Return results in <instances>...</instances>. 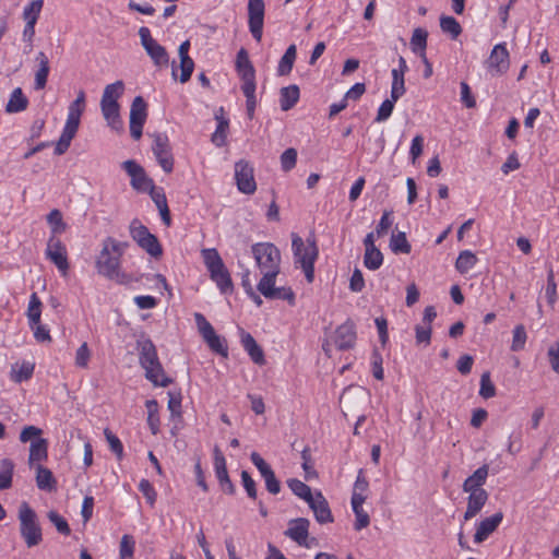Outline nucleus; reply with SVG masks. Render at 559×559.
Here are the masks:
<instances>
[{
  "label": "nucleus",
  "instance_id": "obj_1",
  "mask_svg": "<svg viewBox=\"0 0 559 559\" xmlns=\"http://www.w3.org/2000/svg\"><path fill=\"white\" fill-rule=\"evenodd\" d=\"M136 350L139 354V364L145 370V378L155 386H168L173 382V379L165 374L156 346L144 333L136 340Z\"/></svg>",
  "mask_w": 559,
  "mask_h": 559
},
{
  "label": "nucleus",
  "instance_id": "obj_51",
  "mask_svg": "<svg viewBox=\"0 0 559 559\" xmlns=\"http://www.w3.org/2000/svg\"><path fill=\"white\" fill-rule=\"evenodd\" d=\"M546 297L550 306H554L557 301V284L555 282V274L552 265L547 266V286Z\"/></svg>",
  "mask_w": 559,
  "mask_h": 559
},
{
  "label": "nucleus",
  "instance_id": "obj_32",
  "mask_svg": "<svg viewBox=\"0 0 559 559\" xmlns=\"http://www.w3.org/2000/svg\"><path fill=\"white\" fill-rule=\"evenodd\" d=\"M297 56L296 45H290L287 47L285 53L282 56L278 66H277V75L285 76L288 75L294 67L295 60Z\"/></svg>",
  "mask_w": 559,
  "mask_h": 559
},
{
  "label": "nucleus",
  "instance_id": "obj_9",
  "mask_svg": "<svg viewBox=\"0 0 559 559\" xmlns=\"http://www.w3.org/2000/svg\"><path fill=\"white\" fill-rule=\"evenodd\" d=\"M139 36L141 45L152 59L156 67H167L169 63V56L164 46L157 43L151 35V31L146 26H142L139 29Z\"/></svg>",
  "mask_w": 559,
  "mask_h": 559
},
{
  "label": "nucleus",
  "instance_id": "obj_8",
  "mask_svg": "<svg viewBox=\"0 0 559 559\" xmlns=\"http://www.w3.org/2000/svg\"><path fill=\"white\" fill-rule=\"evenodd\" d=\"M194 321L198 328L199 333L203 337L206 345L210 347L212 352L218 354L223 357L228 356V346L226 340L216 334L212 324L206 320V318L200 313H194Z\"/></svg>",
  "mask_w": 559,
  "mask_h": 559
},
{
  "label": "nucleus",
  "instance_id": "obj_49",
  "mask_svg": "<svg viewBox=\"0 0 559 559\" xmlns=\"http://www.w3.org/2000/svg\"><path fill=\"white\" fill-rule=\"evenodd\" d=\"M85 110V92L80 90L76 98L70 104L68 117L81 120V116Z\"/></svg>",
  "mask_w": 559,
  "mask_h": 559
},
{
  "label": "nucleus",
  "instance_id": "obj_52",
  "mask_svg": "<svg viewBox=\"0 0 559 559\" xmlns=\"http://www.w3.org/2000/svg\"><path fill=\"white\" fill-rule=\"evenodd\" d=\"M397 100L399 99H394L392 97L383 100L378 109L377 116L374 118V122H383V121L388 120L391 117L393 109H394V104Z\"/></svg>",
  "mask_w": 559,
  "mask_h": 559
},
{
  "label": "nucleus",
  "instance_id": "obj_61",
  "mask_svg": "<svg viewBox=\"0 0 559 559\" xmlns=\"http://www.w3.org/2000/svg\"><path fill=\"white\" fill-rule=\"evenodd\" d=\"M382 356L378 349H373L371 356L372 374L377 380H382L384 377L382 368Z\"/></svg>",
  "mask_w": 559,
  "mask_h": 559
},
{
  "label": "nucleus",
  "instance_id": "obj_53",
  "mask_svg": "<svg viewBox=\"0 0 559 559\" xmlns=\"http://www.w3.org/2000/svg\"><path fill=\"white\" fill-rule=\"evenodd\" d=\"M369 484L364 476L362 469L358 472L356 481L354 484L353 493H352V501L356 498H365L367 499L366 491L368 490Z\"/></svg>",
  "mask_w": 559,
  "mask_h": 559
},
{
  "label": "nucleus",
  "instance_id": "obj_19",
  "mask_svg": "<svg viewBox=\"0 0 559 559\" xmlns=\"http://www.w3.org/2000/svg\"><path fill=\"white\" fill-rule=\"evenodd\" d=\"M307 503L312 510L318 523L326 524L334 521L329 502L321 491L317 490Z\"/></svg>",
  "mask_w": 559,
  "mask_h": 559
},
{
  "label": "nucleus",
  "instance_id": "obj_60",
  "mask_svg": "<svg viewBox=\"0 0 559 559\" xmlns=\"http://www.w3.org/2000/svg\"><path fill=\"white\" fill-rule=\"evenodd\" d=\"M146 192L150 194L157 209L159 206L167 205V198L163 188L156 187L154 183L150 189L146 190Z\"/></svg>",
  "mask_w": 559,
  "mask_h": 559
},
{
  "label": "nucleus",
  "instance_id": "obj_50",
  "mask_svg": "<svg viewBox=\"0 0 559 559\" xmlns=\"http://www.w3.org/2000/svg\"><path fill=\"white\" fill-rule=\"evenodd\" d=\"M135 540L131 535H123L119 546V558L120 559H132L134 555Z\"/></svg>",
  "mask_w": 559,
  "mask_h": 559
},
{
  "label": "nucleus",
  "instance_id": "obj_24",
  "mask_svg": "<svg viewBox=\"0 0 559 559\" xmlns=\"http://www.w3.org/2000/svg\"><path fill=\"white\" fill-rule=\"evenodd\" d=\"M468 492L467 507L464 513L465 521L475 518L481 511L489 497L486 490H474Z\"/></svg>",
  "mask_w": 559,
  "mask_h": 559
},
{
  "label": "nucleus",
  "instance_id": "obj_35",
  "mask_svg": "<svg viewBox=\"0 0 559 559\" xmlns=\"http://www.w3.org/2000/svg\"><path fill=\"white\" fill-rule=\"evenodd\" d=\"M34 372V364L23 361L21 365H13L11 368V380L15 383L27 381Z\"/></svg>",
  "mask_w": 559,
  "mask_h": 559
},
{
  "label": "nucleus",
  "instance_id": "obj_2",
  "mask_svg": "<svg viewBox=\"0 0 559 559\" xmlns=\"http://www.w3.org/2000/svg\"><path fill=\"white\" fill-rule=\"evenodd\" d=\"M306 242L307 246L298 234H292V248L295 263L300 264L307 282L312 283L314 280V262L318 259L319 249L313 234L306 239Z\"/></svg>",
  "mask_w": 559,
  "mask_h": 559
},
{
  "label": "nucleus",
  "instance_id": "obj_18",
  "mask_svg": "<svg viewBox=\"0 0 559 559\" xmlns=\"http://www.w3.org/2000/svg\"><path fill=\"white\" fill-rule=\"evenodd\" d=\"M509 51L504 43L496 45L487 60V68L492 75H501L509 69Z\"/></svg>",
  "mask_w": 559,
  "mask_h": 559
},
{
  "label": "nucleus",
  "instance_id": "obj_63",
  "mask_svg": "<svg viewBox=\"0 0 559 559\" xmlns=\"http://www.w3.org/2000/svg\"><path fill=\"white\" fill-rule=\"evenodd\" d=\"M392 211H384L377 227H376V234L378 237H382L386 234L388 229L392 226L393 221L391 219Z\"/></svg>",
  "mask_w": 559,
  "mask_h": 559
},
{
  "label": "nucleus",
  "instance_id": "obj_36",
  "mask_svg": "<svg viewBox=\"0 0 559 559\" xmlns=\"http://www.w3.org/2000/svg\"><path fill=\"white\" fill-rule=\"evenodd\" d=\"M41 306L43 304L37 293H33L29 297L28 308L26 312L29 326H34L35 324L40 322Z\"/></svg>",
  "mask_w": 559,
  "mask_h": 559
},
{
  "label": "nucleus",
  "instance_id": "obj_43",
  "mask_svg": "<svg viewBox=\"0 0 559 559\" xmlns=\"http://www.w3.org/2000/svg\"><path fill=\"white\" fill-rule=\"evenodd\" d=\"M14 464L10 459L0 462V490L8 489L12 485Z\"/></svg>",
  "mask_w": 559,
  "mask_h": 559
},
{
  "label": "nucleus",
  "instance_id": "obj_41",
  "mask_svg": "<svg viewBox=\"0 0 559 559\" xmlns=\"http://www.w3.org/2000/svg\"><path fill=\"white\" fill-rule=\"evenodd\" d=\"M287 486L289 487L294 495L305 500L306 502L309 501L314 495L312 493L311 488L307 484L297 478L288 479Z\"/></svg>",
  "mask_w": 559,
  "mask_h": 559
},
{
  "label": "nucleus",
  "instance_id": "obj_39",
  "mask_svg": "<svg viewBox=\"0 0 559 559\" xmlns=\"http://www.w3.org/2000/svg\"><path fill=\"white\" fill-rule=\"evenodd\" d=\"M477 262V257L469 250L461 251L456 262L455 269L461 273L465 274L472 270Z\"/></svg>",
  "mask_w": 559,
  "mask_h": 559
},
{
  "label": "nucleus",
  "instance_id": "obj_25",
  "mask_svg": "<svg viewBox=\"0 0 559 559\" xmlns=\"http://www.w3.org/2000/svg\"><path fill=\"white\" fill-rule=\"evenodd\" d=\"M236 70L243 82L255 81V70L249 59L248 51L245 48H240L236 57Z\"/></svg>",
  "mask_w": 559,
  "mask_h": 559
},
{
  "label": "nucleus",
  "instance_id": "obj_34",
  "mask_svg": "<svg viewBox=\"0 0 559 559\" xmlns=\"http://www.w3.org/2000/svg\"><path fill=\"white\" fill-rule=\"evenodd\" d=\"M255 87V81L243 82L241 85V91L246 96L247 116L250 120L254 117V110L257 106Z\"/></svg>",
  "mask_w": 559,
  "mask_h": 559
},
{
  "label": "nucleus",
  "instance_id": "obj_29",
  "mask_svg": "<svg viewBox=\"0 0 559 559\" xmlns=\"http://www.w3.org/2000/svg\"><path fill=\"white\" fill-rule=\"evenodd\" d=\"M300 90L298 85L292 84L282 87L280 91V106L283 111L292 109L299 100Z\"/></svg>",
  "mask_w": 559,
  "mask_h": 559
},
{
  "label": "nucleus",
  "instance_id": "obj_12",
  "mask_svg": "<svg viewBox=\"0 0 559 559\" xmlns=\"http://www.w3.org/2000/svg\"><path fill=\"white\" fill-rule=\"evenodd\" d=\"M147 117V104L142 96H136L130 108V134L134 140H139L143 133V126Z\"/></svg>",
  "mask_w": 559,
  "mask_h": 559
},
{
  "label": "nucleus",
  "instance_id": "obj_59",
  "mask_svg": "<svg viewBox=\"0 0 559 559\" xmlns=\"http://www.w3.org/2000/svg\"><path fill=\"white\" fill-rule=\"evenodd\" d=\"M104 436L114 454H123V445L120 439L109 428L104 429Z\"/></svg>",
  "mask_w": 559,
  "mask_h": 559
},
{
  "label": "nucleus",
  "instance_id": "obj_20",
  "mask_svg": "<svg viewBox=\"0 0 559 559\" xmlns=\"http://www.w3.org/2000/svg\"><path fill=\"white\" fill-rule=\"evenodd\" d=\"M356 326L350 320H347L335 330L334 344L340 350L353 348L356 343Z\"/></svg>",
  "mask_w": 559,
  "mask_h": 559
},
{
  "label": "nucleus",
  "instance_id": "obj_14",
  "mask_svg": "<svg viewBox=\"0 0 559 559\" xmlns=\"http://www.w3.org/2000/svg\"><path fill=\"white\" fill-rule=\"evenodd\" d=\"M276 277H262L258 283V290L266 299L287 300L290 306L295 305V293L290 287H275Z\"/></svg>",
  "mask_w": 559,
  "mask_h": 559
},
{
  "label": "nucleus",
  "instance_id": "obj_47",
  "mask_svg": "<svg viewBox=\"0 0 559 559\" xmlns=\"http://www.w3.org/2000/svg\"><path fill=\"white\" fill-rule=\"evenodd\" d=\"M428 32L424 28H415L411 38V45L414 52H419L420 56L425 52L427 47Z\"/></svg>",
  "mask_w": 559,
  "mask_h": 559
},
{
  "label": "nucleus",
  "instance_id": "obj_33",
  "mask_svg": "<svg viewBox=\"0 0 559 559\" xmlns=\"http://www.w3.org/2000/svg\"><path fill=\"white\" fill-rule=\"evenodd\" d=\"M365 502V498H356L354 501H350L353 512L355 513L356 521L354 524V528L356 531H360L366 528L370 524L369 514L362 509V504Z\"/></svg>",
  "mask_w": 559,
  "mask_h": 559
},
{
  "label": "nucleus",
  "instance_id": "obj_30",
  "mask_svg": "<svg viewBox=\"0 0 559 559\" xmlns=\"http://www.w3.org/2000/svg\"><path fill=\"white\" fill-rule=\"evenodd\" d=\"M36 485L38 489L47 492H52L57 489V480L52 472L40 464L36 468Z\"/></svg>",
  "mask_w": 559,
  "mask_h": 559
},
{
  "label": "nucleus",
  "instance_id": "obj_62",
  "mask_svg": "<svg viewBox=\"0 0 559 559\" xmlns=\"http://www.w3.org/2000/svg\"><path fill=\"white\" fill-rule=\"evenodd\" d=\"M180 69H181L180 82L186 83L187 81L190 80L193 69H194L193 60L190 57L180 58Z\"/></svg>",
  "mask_w": 559,
  "mask_h": 559
},
{
  "label": "nucleus",
  "instance_id": "obj_58",
  "mask_svg": "<svg viewBox=\"0 0 559 559\" xmlns=\"http://www.w3.org/2000/svg\"><path fill=\"white\" fill-rule=\"evenodd\" d=\"M297 163V151L293 147L285 150L281 155V166L284 171L292 170Z\"/></svg>",
  "mask_w": 559,
  "mask_h": 559
},
{
  "label": "nucleus",
  "instance_id": "obj_15",
  "mask_svg": "<svg viewBox=\"0 0 559 559\" xmlns=\"http://www.w3.org/2000/svg\"><path fill=\"white\" fill-rule=\"evenodd\" d=\"M126 173L131 177V187L139 192H146L154 185L144 168L133 159H128L121 164Z\"/></svg>",
  "mask_w": 559,
  "mask_h": 559
},
{
  "label": "nucleus",
  "instance_id": "obj_40",
  "mask_svg": "<svg viewBox=\"0 0 559 559\" xmlns=\"http://www.w3.org/2000/svg\"><path fill=\"white\" fill-rule=\"evenodd\" d=\"M390 248L394 253H405L408 254L412 250V246L406 238V234L404 231H399L397 234H392L390 240Z\"/></svg>",
  "mask_w": 559,
  "mask_h": 559
},
{
  "label": "nucleus",
  "instance_id": "obj_28",
  "mask_svg": "<svg viewBox=\"0 0 559 559\" xmlns=\"http://www.w3.org/2000/svg\"><path fill=\"white\" fill-rule=\"evenodd\" d=\"M36 61L38 62V70L35 73L34 88L40 91L44 90L47 84L50 70L49 60L44 51H39L36 56Z\"/></svg>",
  "mask_w": 559,
  "mask_h": 559
},
{
  "label": "nucleus",
  "instance_id": "obj_3",
  "mask_svg": "<svg viewBox=\"0 0 559 559\" xmlns=\"http://www.w3.org/2000/svg\"><path fill=\"white\" fill-rule=\"evenodd\" d=\"M124 91V83L120 80L105 86L100 99V110L108 126L116 131L123 129V121L120 118V106L118 99Z\"/></svg>",
  "mask_w": 559,
  "mask_h": 559
},
{
  "label": "nucleus",
  "instance_id": "obj_10",
  "mask_svg": "<svg viewBox=\"0 0 559 559\" xmlns=\"http://www.w3.org/2000/svg\"><path fill=\"white\" fill-rule=\"evenodd\" d=\"M152 151L163 170L167 174L171 173L174 169V156L167 134H153Z\"/></svg>",
  "mask_w": 559,
  "mask_h": 559
},
{
  "label": "nucleus",
  "instance_id": "obj_42",
  "mask_svg": "<svg viewBox=\"0 0 559 559\" xmlns=\"http://www.w3.org/2000/svg\"><path fill=\"white\" fill-rule=\"evenodd\" d=\"M139 247L145 250L153 258H159L163 254L162 245L157 237L152 233H150L144 240L139 243Z\"/></svg>",
  "mask_w": 559,
  "mask_h": 559
},
{
  "label": "nucleus",
  "instance_id": "obj_45",
  "mask_svg": "<svg viewBox=\"0 0 559 559\" xmlns=\"http://www.w3.org/2000/svg\"><path fill=\"white\" fill-rule=\"evenodd\" d=\"M404 75L405 73H402V71L392 70V85L390 96L394 99H400L406 92Z\"/></svg>",
  "mask_w": 559,
  "mask_h": 559
},
{
  "label": "nucleus",
  "instance_id": "obj_37",
  "mask_svg": "<svg viewBox=\"0 0 559 559\" xmlns=\"http://www.w3.org/2000/svg\"><path fill=\"white\" fill-rule=\"evenodd\" d=\"M440 28L444 34L450 35L451 39H456L462 33L461 24L450 15L440 16Z\"/></svg>",
  "mask_w": 559,
  "mask_h": 559
},
{
  "label": "nucleus",
  "instance_id": "obj_17",
  "mask_svg": "<svg viewBox=\"0 0 559 559\" xmlns=\"http://www.w3.org/2000/svg\"><path fill=\"white\" fill-rule=\"evenodd\" d=\"M41 435L43 430L36 426H26L21 431V442H29L28 454H48V440L43 438Z\"/></svg>",
  "mask_w": 559,
  "mask_h": 559
},
{
  "label": "nucleus",
  "instance_id": "obj_57",
  "mask_svg": "<svg viewBox=\"0 0 559 559\" xmlns=\"http://www.w3.org/2000/svg\"><path fill=\"white\" fill-rule=\"evenodd\" d=\"M150 234L146 226L142 225L138 219H133L130 224V235L132 239L139 245Z\"/></svg>",
  "mask_w": 559,
  "mask_h": 559
},
{
  "label": "nucleus",
  "instance_id": "obj_16",
  "mask_svg": "<svg viewBox=\"0 0 559 559\" xmlns=\"http://www.w3.org/2000/svg\"><path fill=\"white\" fill-rule=\"evenodd\" d=\"M235 179L237 188L245 194H252L257 190L252 166L246 160L235 164Z\"/></svg>",
  "mask_w": 559,
  "mask_h": 559
},
{
  "label": "nucleus",
  "instance_id": "obj_7",
  "mask_svg": "<svg viewBox=\"0 0 559 559\" xmlns=\"http://www.w3.org/2000/svg\"><path fill=\"white\" fill-rule=\"evenodd\" d=\"M20 534L28 548L39 545L43 532L36 512L24 501L19 507Z\"/></svg>",
  "mask_w": 559,
  "mask_h": 559
},
{
  "label": "nucleus",
  "instance_id": "obj_48",
  "mask_svg": "<svg viewBox=\"0 0 559 559\" xmlns=\"http://www.w3.org/2000/svg\"><path fill=\"white\" fill-rule=\"evenodd\" d=\"M44 5V0H34L23 10V19L25 23H37L39 14Z\"/></svg>",
  "mask_w": 559,
  "mask_h": 559
},
{
  "label": "nucleus",
  "instance_id": "obj_4",
  "mask_svg": "<svg viewBox=\"0 0 559 559\" xmlns=\"http://www.w3.org/2000/svg\"><path fill=\"white\" fill-rule=\"evenodd\" d=\"M204 264L210 273V278L216 284L222 294H231L234 284L230 273L215 248L201 251Z\"/></svg>",
  "mask_w": 559,
  "mask_h": 559
},
{
  "label": "nucleus",
  "instance_id": "obj_5",
  "mask_svg": "<svg viewBox=\"0 0 559 559\" xmlns=\"http://www.w3.org/2000/svg\"><path fill=\"white\" fill-rule=\"evenodd\" d=\"M127 246V242H119L111 237H107L103 242V249L96 260L98 274L108 280L112 275H117V271L120 266V257Z\"/></svg>",
  "mask_w": 559,
  "mask_h": 559
},
{
  "label": "nucleus",
  "instance_id": "obj_22",
  "mask_svg": "<svg viewBox=\"0 0 559 559\" xmlns=\"http://www.w3.org/2000/svg\"><path fill=\"white\" fill-rule=\"evenodd\" d=\"M309 525L310 522L306 518L294 519L289 522V527L285 532V535L302 546L306 544L309 535Z\"/></svg>",
  "mask_w": 559,
  "mask_h": 559
},
{
  "label": "nucleus",
  "instance_id": "obj_26",
  "mask_svg": "<svg viewBox=\"0 0 559 559\" xmlns=\"http://www.w3.org/2000/svg\"><path fill=\"white\" fill-rule=\"evenodd\" d=\"M214 469L222 490L225 493L234 495L236 488L229 478L225 456H214Z\"/></svg>",
  "mask_w": 559,
  "mask_h": 559
},
{
  "label": "nucleus",
  "instance_id": "obj_21",
  "mask_svg": "<svg viewBox=\"0 0 559 559\" xmlns=\"http://www.w3.org/2000/svg\"><path fill=\"white\" fill-rule=\"evenodd\" d=\"M503 520V513L497 512L492 514L489 518H486L479 522V524L476 527V532L474 535V542L477 544L483 543L486 540L491 533H493L499 524Z\"/></svg>",
  "mask_w": 559,
  "mask_h": 559
},
{
  "label": "nucleus",
  "instance_id": "obj_56",
  "mask_svg": "<svg viewBox=\"0 0 559 559\" xmlns=\"http://www.w3.org/2000/svg\"><path fill=\"white\" fill-rule=\"evenodd\" d=\"M48 519L56 526L57 531L60 534L66 535V536L70 535V533H71L70 526H69L68 522L66 521V519L62 518L59 513H57L56 511H49Z\"/></svg>",
  "mask_w": 559,
  "mask_h": 559
},
{
  "label": "nucleus",
  "instance_id": "obj_6",
  "mask_svg": "<svg viewBox=\"0 0 559 559\" xmlns=\"http://www.w3.org/2000/svg\"><path fill=\"white\" fill-rule=\"evenodd\" d=\"M251 252L263 273L262 277H276L280 274L281 252L278 248L271 242H258L251 247Z\"/></svg>",
  "mask_w": 559,
  "mask_h": 559
},
{
  "label": "nucleus",
  "instance_id": "obj_11",
  "mask_svg": "<svg viewBox=\"0 0 559 559\" xmlns=\"http://www.w3.org/2000/svg\"><path fill=\"white\" fill-rule=\"evenodd\" d=\"M46 259L51 261L62 275L69 271L68 252L66 245L57 236H50L45 251Z\"/></svg>",
  "mask_w": 559,
  "mask_h": 559
},
{
  "label": "nucleus",
  "instance_id": "obj_38",
  "mask_svg": "<svg viewBox=\"0 0 559 559\" xmlns=\"http://www.w3.org/2000/svg\"><path fill=\"white\" fill-rule=\"evenodd\" d=\"M47 223L50 226L51 235L57 236L64 233L68 225L63 222L62 213L58 209H53L47 215Z\"/></svg>",
  "mask_w": 559,
  "mask_h": 559
},
{
  "label": "nucleus",
  "instance_id": "obj_55",
  "mask_svg": "<svg viewBox=\"0 0 559 559\" xmlns=\"http://www.w3.org/2000/svg\"><path fill=\"white\" fill-rule=\"evenodd\" d=\"M479 395L484 399H490L496 395V386L490 380L489 372H484L480 377Z\"/></svg>",
  "mask_w": 559,
  "mask_h": 559
},
{
  "label": "nucleus",
  "instance_id": "obj_23",
  "mask_svg": "<svg viewBox=\"0 0 559 559\" xmlns=\"http://www.w3.org/2000/svg\"><path fill=\"white\" fill-rule=\"evenodd\" d=\"M240 342L243 349L248 353L252 361L257 365H264L265 358L263 349L255 342L254 337L246 332L243 329H240Z\"/></svg>",
  "mask_w": 559,
  "mask_h": 559
},
{
  "label": "nucleus",
  "instance_id": "obj_44",
  "mask_svg": "<svg viewBox=\"0 0 559 559\" xmlns=\"http://www.w3.org/2000/svg\"><path fill=\"white\" fill-rule=\"evenodd\" d=\"M383 263V254L378 248L366 249L364 264L368 270L376 271Z\"/></svg>",
  "mask_w": 559,
  "mask_h": 559
},
{
  "label": "nucleus",
  "instance_id": "obj_46",
  "mask_svg": "<svg viewBox=\"0 0 559 559\" xmlns=\"http://www.w3.org/2000/svg\"><path fill=\"white\" fill-rule=\"evenodd\" d=\"M215 118L217 119L218 123L215 132L212 134V142L217 147H222L226 144V136L229 124L228 120L223 117H218L217 115H215Z\"/></svg>",
  "mask_w": 559,
  "mask_h": 559
},
{
  "label": "nucleus",
  "instance_id": "obj_27",
  "mask_svg": "<svg viewBox=\"0 0 559 559\" xmlns=\"http://www.w3.org/2000/svg\"><path fill=\"white\" fill-rule=\"evenodd\" d=\"M488 465H483L477 468L471 476H468L463 483V491L484 490L481 487L485 485L488 477Z\"/></svg>",
  "mask_w": 559,
  "mask_h": 559
},
{
  "label": "nucleus",
  "instance_id": "obj_54",
  "mask_svg": "<svg viewBox=\"0 0 559 559\" xmlns=\"http://www.w3.org/2000/svg\"><path fill=\"white\" fill-rule=\"evenodd\" d=\"M527 335L524 325L519 324L513 330V338L511 349L513 352H519L524 348Z\"/></svg>",
  "mask_w": 559,
  "mask_h": 559
},
{
  "label": "nucleus",
  "instance_id": "obj_31",
  "mask_svg": "<svg viewBox=\"0 0 559 559\" xmlns=\"http://www.w3.org/2000/svg\"><path fill=\"white\" fill-rule=\"evenodd\" d=\"M28 106V99L24 95L21 87H16L10 95L9 102L5 106V111L8 114H16L24 111Z\"/></svg>",
  "mask_w": 559,
  "mask_h": 559
},
{
  "label": "nucleus",
  "instance_id": "obj_13",
  "mask_svg": "<svg viewBox=\"0 0 559 559\" xmlns=\"http://www.w3.org/2000/svg\"><path fill=\"white\" fill-rule=\"evenodd\" d=\"M265 4L263 0H248V25L252 37L261 41L263 35Z\"/></svg>",
  "mask_w": 559,
  "mask_h": 559
},
{
  "label": "nucleus",
  "instance_id": "obj_64",
  "mask_svg": "<svg viewBox=\"0 0 559 559\" xmlns=\"http://www.w3.org/2000/svg\"><path fill=\"white\" fill-rule=\"evenodd\" d=\"M547 355L552 370L559 373V341L548 348Z\"/></svg>",
  "mask_w": 559,
  "mask_h": 559
}]
</instances>
